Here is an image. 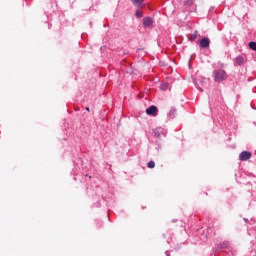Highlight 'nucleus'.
<instances>
[{
	"label": "nucleus",
	"mask_w": 256,
	"mask_h": 256,
	"mask_svg": "<svg viewBox=\"0 0 256 256\" xmlns=\"http://www.w3.org/2000/svg\"><path fill=\"white\" fill-rule=\"evenodd\" d=\"M212 77L215 83H223V81H227L229 75L224 69L219 68L213 71Z\"/></svg>",
	"instance_id": "obj_1"
},
{
	"label": "nucleus",
	"mask_w": 256,
	"mask_h": 256,
	"mask_svg": "<svg viewBox=\"0 0 256 256\" xmlns=\"http://www.w3.org/2000/svg\"><path fill=\"white\" fill-rule=\"evenodd\" d=\"M146 113L152 117H157V113H159V109H157V106L152 105L148 109H146Z\"/></svg>",
	"instance_id": "obj_2"
},
{
	"label": "nucleus",
	"mask_w": 256,
	"mask_h": 256,
	"mask_svg": "<svg viewBox=\"0 0 256 256\" xmlns=\"http://www.w3.org/2000/svg\"><path fill=\"white\" fill-rule=\"evenodd\" d=\"M252 153L249 151H243L239 155L240 161H249V159L252 157Z\"/></svg>",
	"instance_id": "obj_3"
},
{
	"label": "nucleus",
	"mask_w": 256,
	"mask_h": 256,
	"mask_svg": "<svg viewBox=\"0 0 256 256\" xmlns=\"http://www.w3.org/2000/svg\"><path fill=\"white\" fill-rule=\"evenodd\" d=\"M209 45H211V40H209V38H202L200 40V47H202L203 49H207Z\"/></svg>",
	"instance_id": "obj_4"
},
{
	"label": "nucleus",
	"mask_w": 256,
	"mask_h": 256,
	"mask_svg": "<svg viewBox=\"0 0 256 256\" xmlns=\"http://www.w3.org/2000/svg\"><path fill=\"white\" fill-rule=\"evenodd\" d=\"M247 58L245 56H237L235 59L236 65H245Z\"/></svg>",
	"instance_id": "obj_5"
},
{
	"label": "nucleus",
	"mask_w": 256,
	"mask_h": 256,
	"mask_svg": "<svg viewBox=\"0 0 256 256\" xmlns=\"http://www.w3.org/2000/svg\"><path fill=\"white\" fill-rule=\"evenodd\" d=\"M143 25L144 27H151L153 25V19L146 17L143 19Z\"/></svg>",
	"instance_id": "obj_6"
},
{
	"label": "nucleus",
	"mask_w": 256,
	"mask_h": 256,
	"mask_svg": "<svg viewBox=\"0 0 256 256\" xmlns=\"http://www.w3.org/2000/svg\"><path fill=\"white\" fill-rule=\"evenodd\" d=\"M132 3L136 7H141V5L143 4V0H132Z\"/></svg>",
	"instance_id": "obj_7"
},
{
	"label": "nucleus",
	"mask_w": 256,
	"mask_h": 256,
	"mask_svg": "<svg viewBox=\"0 0 256 256\" xmlns=\"http://www.w3.org/2000/svg\"><path fill=\"white\" fill-rule=\"evenodd\" d=\"M160 89L162 91H167V89H169V84L168 83H163L160 85Z\"/></svg>",
	"instance_id": "obj_8"
},
{
	"label": "nucleus",
	"mask_w": 256,
	"mask_h": 256,
	"mask_svg": "<svg viewBox=\"0 0 256 256\" xmlns=\"http://www.w3.org/2000/svg\"><path fill=\"white\" fill-rule=\"evenodd\" d=\"M248 45L252 51H256V42H249Z\"/></svg>",
	"instance_id": "obj_9"
},
{
	"label": "nucleus",
	"mask_w": 256,
	"mask_h": 256,
	"mask_svg": "<svg viewBox=\"0 0 256 256\" xmlns=\"http://www.w3.org/2000/svg\"><path fill=\"white\" fill-rule=\"evenodd\" d=\"M177 113V109L175 108H171L170 112H169V115L170 117H175V114Z\"/></svg>",
	"instance_id": "obj_10"
},
{
	"label": "nucleus",
	"mask_w": 256,
	"mask_h": 256,
	"mask_svg": "<svg viewBox=\"0 0 256 256\" xmlns=\"http://www.w3.org/2000/svg\"><path fill=\"white\" fill-rule=\"evenodd\" d=\"M197 31H195L191 36H190V41H195V39H197Z\"/></svg>",
	"instance_id": "obj_11"
},
{
	"label": "nucleus",
	"mask_w": 256,
	"mask_h": 256,
	"mask_svg": "<svg viewBox=\"0 0 256 256\" xmlns=\"http://www.w3.org/2000/svg\"><path fill=\"white\" fill-rule=\"evenodd\" d=\"M147 167H149V169H153L155 167V162L154 161L148 162Z\"/></svg>",
	"instance_id": "obj_12"
},
{
	"label": "nucleus",
	"mask_w": 256,
	"mask_h": 256,
	"mask_svg": "<svg viewBox=\"0 0 256 256\" xmlns=\"http://www.w3.org/2000/svg\"><path fill=\"white\" fill-rule=\"evenodd\" d=\"M136 17H143V14L139 11H136Z\"/></svg>",
	"instance_id": "obj_13"
},
{
	"label": "nucleus",
	"mask_w": 256,
	"mask_h": 256,
	"mask_svg": "<svg viewBox=\"0 0 256 256\" xmlns=\"http://www.w3.org/2000/svg\"><path fill=\"white\" fill-rule=\"evenodd\" d=\"M86 111H88V112L90 111L89 107L86 108Z\"/></svg>",
	"instance_id": "obj_14"
}]
</instances>
